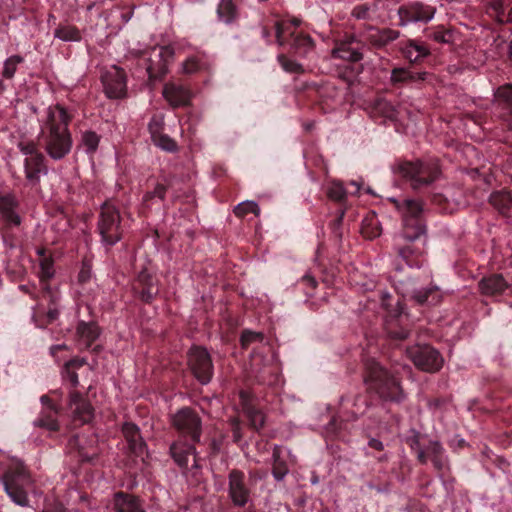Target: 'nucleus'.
I'll use <instances>...</instances> for the list:
<instances>
[{
	"label": "nucleus",
	"instance_id": "6e6d98bb",
	"mask_svg": "<svg viewBox=\"0 0 512 512\" xmlns=\"http://www.w3.org/2000/svg\"><path fill=\"white\" fill-rule=\"evenodd\" d=\"M299 283L305 287V294L307 296L313 295V291L315 290L318 284L316 279L309 274L304 275Z\"/></svg>",
	"mask_w": 512,
	"mask_h": 512
},
{
	"label": "nucleus",
	"instance_id": "58836bf2",
	"mask_svg": "<svg viewBox=\"0 0 512 512\" xmlns=\"http://www.w3.org/2000/svg\"><path fill=\"white\" fill-rule=\"evenodd\" d=\"M427 451H428V460L430 459L434 465V467L437 470H442L445 461L443 457V447L442 445L437 441H431L427 445Z\"/></svg>",
	"mask_w": 512,
	"mask_h": 512
},
{
	"label": "nucleus",
	"instance_id": "412c9836",
	"mask_svg": "<svg viewBox=\"0 0 512 512\" xmlns=\"http://www.w3.org/2000/svg\"><path fill=\"white\" fill-rule=\"evenodd\" d=\"M162 94L172 107L187 106L192 97L187 87L175 83L165 84Z\"/></svg>",
	"mask_w": 512,
	"mask_h": 512
},
{
	"label": "nucleus",
	"instance_id": "338daca9",
	"mask_svg": "<svg viewBox=\"0 0 512 512\" xmlns=\"http://www.w3.org/2000/svg\"><path fill=\"white\" fill-rule=\"evenodd\" d=\"M408 331L406 330H401L399 332H391V337L394 338V339H399V340H403V339H406L408 337Z\"/></svg>",
	"mask_w": 512,
	"mask_h": 512
},
{
	"label": "nucleus",
	"instance_id": "4468645a",
	"mask_svg": "<svg viewBox=\"0 0 512 512\" xmlns=\"http://www.w3.org/2000/svg\"><path fill=\"white\" fill-rule=\"evenodd\" d=\"M105 93L109 98H122L126 94V74L116 65L110 66L102 75Z\"/></svg>",
	"mask_w": 512,
	"mask_h": 512
},
{
	"label": "nucleus",
	"instance_id": "09e8293b",
	"mask_svg": "<svg viewBox=\"0 0 512 512\" xmlns=\"http://www.w3.org/2000/svg\"><path fill=\"white\" fill-rule=\"evenodd\" d=\"M263 334L261 332H254L251 330H244L241 334L240 341L243 348L248 347L253 342H262Z\"/></svg>",
	"mask_w": 512,
	"mask_h": 512
},
{
	"label": "nucleus",
	"instance_id": "c9c22d12",
	"mask_svg": "<svg viewBox=\"0 0 512 512\" xmlns=\"http://www.w3.org/2000/svg\"><path fill=\"white\" fill-rule=\"evenodd\" d=\"M489 201L500 213L506 214L512 209V192L504 190L494 192L490 195Z\"/></svg>",
	"mask_w": 512,
	"mask_h": 512
},
{
	"label": "nucleus",
	"instance_id": "e2e57ef3",
	"mask_svg": "<svg viewBox=\"0 0 512 512\" xmlns=\"http://www.w3.org/2000/svg\"><path fill=\"white\" fill-rule=\"evenodd\" d=\"M368 446L377 451H382L384 449L383 443L379 439H376V438H371L368 442Z\"/></svg>",
	"mask_w": 512,
	"mask_h": 512
},
{
	"label": "nucleus",
	"instance_id": "ea45409f",
	"mask_svg": "<svg viewBox=\"0 0 512 512\" xmlns=\"http://www.w3.org/2000/svg\"><path fill=\"white\" fill-rule=\"evenodd\" d=\"M243 410L249 420L251 428L258 431L264 426L265 416L262 411L247 403L244 404Z\"/></svg>",
	"mask_w": 512,
	"mask_h": 512
},
{
	"label": "nucleus",
	"instance_id": "423d86ee",
	"mask_svg": "<svg viewBox=\"0 0 512 512\" xmlns=\"http://www.w3.org/2000/svg\"><path fill=\"white\" fill-rule=\"evenodd\" d=\"M174 54V48L171 46H155L143 53L140 64L145 67L151 82L162 79L168 73Z\"/></svg>",
	"mask_w": 512,
	"mask_h": 512
},
{
	"label": "nucleus",
	"instance_id": "4c0bfd02",
	"mask_svg": "<svg viewBox=\"0 0 512 512\" xmlns=\"http://www.w3.org/2000/svg\"><path fill=\"white\" fill-rule=\"evenodd\" d=\"M54 37L65 42H79L81 33L75 26L63 25L54 30Z\"/></svg>",
	"mask_w": 512,
	"mask_h": 512
},
{
	"label": "nucleus",
	"instance_id": "2eb2a0df",
	"mask_svg": "<svg viewBox=\"0 0 512 512\" xmlns=\"http://www.w3.org/2000/svg\"><path fill=\"white\" fill-rule=\"evenodd\" d=\"M24 174L28 186L39 187L41 177L48 174V166L44 155H35L24 159Z\"/></svg>",
	"mask_w": 512,
	"mask_h": 512
},
{
	"label": "nucleus",
	"instance_id": "c03bdc74",
	"mask_svg": "<svg viewBox=\"0 0 512 512\" xmlns=\"http://www.w3.org/2000/svg\"><path fill=\"white\" fill-rule=\"evenodd\" d=\"M24 58L20 55H13L7 58L3 65L2 76L5 79H12L17 71L19 64L23 63Z\"/></svg>",
	"mask_w": 512,
	"mask_h": 512
},
{
	"label": "nucleus",
	"instance_id": "a878e982",
	"mask_svg": "<svg viewBox=\"0 0 512 512\" xmlns=\"http://www.w3.org/2000/svg\"><path fill=\"white\" fill-rule=\"evenodd\" d=\"M487 13L498 23L512 22V0H491Z\"/></svg>",
	"mask_w": 512,
	"mask_h": 512
},
{
	"label": "nucleus",
	"instance_id": "79ce46f5",
	"mask_svg": "<svg viewBox=\"0 0 512 512\" xmlns=\"http://www.w3.org/2000/svg\"><path fill=\"white\" fill-rule=\"evenodd\" d=\"M277 61L280 64L281 68L291 74H303L305 72L304 67L301 63L288 58L284 54H279L277 56Z\"/></svg>",
	"mask_w": 512,
	"mask_h": 512
},
{
	"label": "nucleus",
	"instance_id": "f704fd0d",
	"mask_svg": "<svg viewBox=\"0 0 512 512\" xmlns=\"http://www.w3.org/2000/svg\"><path fill=\"white\" fill-rule=\"evenodd\" d=\"M282 449L280 446L275 445L273 448L272 458V475L277 481H282L289 473V468L286 461L281 457Z\"/></svg>",
	"mask_w": 512,
	"mask_h": 512
},
{
	"label": "nucleus",
	"instance_id": "393cba45",
	"mask_svg": "<svg viewBox=\"0 0 512 512\" xmlns=\"http://www.w3.org/2000/svg\"><path fill=\"white\" fill-rule=\"evenodd\" d=\"M478 286L480 292L485 296L501 295L508 288L506 280L500 274H493L481 279Z\"/></svg>",
	"mask_w": 512,
	"mask_h": 512
},
{
	"label": "nucleus",
	"instance_id": "a211bd4d",
	"mask_svg": "<svg viewBox=\"0 0 512 512\" xmlns=\"http://www.w3.org/2000/svg\"><path fill=\"white\" fill-rule=\"evenodd\" d=\"M400 36V32L391 28H377L368 26L364 32L365 40L374 48L380 49L395 41Z\"/></svg>",
	"mask_w": 512,
	"mask_h": 512
},
{
	"label": "nucleus",
	"instance_id": "69168bd1",
	"mask_svg": "<svg viewBox=\"0 0 512 512\" xmlns=\"http://www.w3.org/2000/svg\"><path fill=\"white\" fill-rule=\"evenodd\" d=\"M59 311L57 308H50L47 312V318L49 322H52L58 318Z\"/></svg>",
	"mask_w": 512,
	"mask_h": 512
},
{
	"label": "nucleus",
	"instance_id": "39448f33",
	"mask_svg": "<svg viewBox=\"0 0 512 512\" xmlns=\"http://www.w3.org/2000/svg\"><path fill=\"white\" fill-rule=\"evenodd\" d=\"M6 493L19 506H28L27 491L32 486V479L23 465L11 467L3 476Z\"/></svg>",
	"mask_w": 512,
	"mask_h": 512
},
{
	"label": "nucleus",
	"instance_id": "bb28decb",
	"mask_svg": "<svg viewBox=\"0 0 512 512\" xmlns=\"http://www.w3.org/2000/svg\"><path fill=\"white\" fill-rule=\"evenodd\" d=\"M113 503L117 512H145L137 497L124 492L115 493Z\"/></svg>",
	"mask_w": 512,
	"mask_h": 512
},
{
	"label": "nucleus",
	"instance_id": "5fc2aeb1",
	"mask_svg": "<svg viewBox=\"0 0 512 512\" xmlns=\"http://www.w3.org/2000/svg\"><path fill=\"white\" fill-rule=\"evenodd\" d=\"M40 275L42 279H50L54 275L53 263L52 260L48 258H44L40 262Z\"/></svg>",
	"mask_w": 512,
	"mask_h": 512
},
{
	"label": "nucleus",
	"instance_id": "c756f323",
	"mask_svg": "<svg viewBox=\"0 0 512 512\" xmlns=\"http://www.w3.org/2000/svg\"><path fill=\"white\" fill-rule=\"evenodd\" d=\"M427 75V72H412L406 68H394L391 71V82L393 84L420 82L424 81Z\"/></svg>",
	"mask_w": 512,
	"mask_h": 512
},
{
	"label": "nucleus",
	"instance_id": "f03ea898",
	"mask_svg": "<svg viewBox=\"0 0 512 512\" xmlns=\"http://www.w3.org/2000/svg\"><path fill=\"white\" fill-rule=\"evenodd\" d=\"M70 121L71 116L62 105L48 107L40 137L46 153L53 160H61L71 152L73 141L68 129Z\"/></svg>",
	"mask_w": 512,
	"mask_h": 512
},
{
	"label": "nucleus",
	"instance_id": "2f4dec72",
	"mask_svg": "<svg viewBox=\"0 0 512 512\" xmlns=\"http://www.w3.org/2000/svg\"><path fill=\"white\" fill-rule=\"evenodd\" d=\"M76 334L79 341L85 346V348H89L98 338L99 328L94 322L86 323L81 321L77 325Z\"/></svg>",
	"mask_w": 512,
	"mask_h": 512
},
{
	"label": "nucleus",
	"instance_id": "a18cd8bd",
	"mask_svg": "<svg viewBox=\"0 0 512 512\" xmlns=\"http://www.w3.org/2000/svg\"><path fill=\"white\" fill-rule=\"evenodd\" d=\"M234 213L238 217H244L247 214L253 213L256 216L260 214L259 205L255 201H244L239 203L234 208Z\"/></svg>",
	"mask_w": 512,
	"mask_h": 512
},
{
	"label": "nucleus",
	"instance_id": "aec40b11",
	"mask_svg": "<svg viewBox=\"0 0 512 512\" xmlns=\"http://www.w3.org/2000/svg\"><path fill=\"white\" fill-rule=\"evenodd\" d=\"M134 289L139 294L140 299L146 303H150L159 292L155 277L147 271L139 273Z\"/></svg>",
	"mask_w": 512,
	"mask_h": 512
},
{
	"label": "nucleus",
	"instance_id": "f3484780",
	"mask_svg": "<svg viewBox=\"0 0 512 512\" xmlns=\"http://www.w3.org/2000/svg\"><path fill=\"white\" fill-rule=\"evenodd\" d=\"M368 404L361 394L352 397L343 396L340 399V413L346 421H355L363 415Z\"/></svg>",
	"mask_w": 512,
	"mask_h": 512
},
{
	"label": "nucleus",
	"instance_id": "8fccbe9b",
	"mask_svg": "<svg viewBox=\"0 0 512 512\" xmlns=\"http://www.w3.org/2000/svg\"><path fill=\"white\" fill-rule=\"evenodd\" d=\"M163 127H164V120L162 116H153L148 124V130L151 134V138L154 139L155 137L163 134Z\"/></svg>",
	"mask_w": 512,
	"mask_h": 512
},
{
	"label": "nucleus",
	"instance_id": "9d476101",
	"mask_svg": "<svg viewBox=\"0 0 512 512\" xmlns=\"http://www.w3.org/2000/svg\"><path fill=\"white\" fill-rule=\"evenodd\" d=\"M188 365L201 384H208L213 377V363L209 352L201 346H193L188 352Z\"/></svg>",
	"mask_w": 512,
	"mask_h": 512
},
{
	"label": "nucleus",
	"instance_id": "72a5a7b5",
	"mask_svg": "<svg viewBox=\"0 0 512 512\" xmlns=\"http://www.w3.org/2000/svg\"><path fill=\"white\" fill-rule=\"evenodd\" d=\"M290 47L294 53L305 57L310 51L313 50L314 41L307 34L293 32L291 33Z\"/></svg>",
	"mask_w": 512,
	"mask_h": 512
},
{
	"label": "nucleus",
	"instance_id": "ddd939ff",
	"mask_svg": "<svg viewBox=\"0 0 512 512\" xmlns=\"http://www.w3.org/2000/svg\"><path fill=\"white\" fill-rule=\"evenodd\" d=\"M170 454L181 469L192 470L193 476H196L200 466L197 462L195 447L192 444L182 440L175 441L170 446Z\"/></svg>",
	"mask_w": 512,
	"mask_h": 512
},
{
	"label": "nucleus",
	"instance_id": "680f3d73",
	"mask_svg": "<svg viewBox=\"0 0 512 512\" xmlns=\"http://www.w3.org/2000/svg\"><path fill=\"white\" fill-rule=\"evenodd\" d=\"M417 459L418 461L421 463V464H426L427 461H428V451H427V446L422 449V448H418L417 449Z\"/></svg>",
	"mask_w": 512,
	"mask_h": 512
},
{
	"label": "nucleus",
	"instance_id": "cd10ccee",
	"mask_svg": "<svg viewBox=\"0 0 512 512\" xmlns=\"http://www.w3.org/2000/svg\"><path fill=\"white\" fill-rule=\"evenodd\" d=\"M401 52L411 63H416L430 54L428 47L415 40H408L402 47Z\"/></svg>",
	"mask_w": 512,
	"mask_h": 512
},
{
	"label": "nucleus",
	"instance_id": "e433bc0d",
	"mask_svg": "<svg viewBox=\"0 0 512 512\" xmlns=\"http://www.w3.org/2000/svg\"><path fill=\"white\" fill-rule=\"evenodd\" d=\"M217 16L220 21L231 24L238 18V9L232 0H220L217 7Z\"/></svg>",
	"mask_w": 512,
	"mask_h": 512
},
{
	"label": "nucleus",
	"instance_id": "c85d7f7f",
	"mask_svg": "<svg viewBox=\"0 0 512 512\" xmlns=\"http://www.w3.org/2000/svg\"><path fill=\"white\" fill-rule=\"evenodd\" d=\"M211 60L205 53L189 56L182 64V70L186 74H193L211 68Z\"/></svg>",
	"mask_w": 512,
	"mask_h": 512
},
{
	"label": "nucleus",
	"instance_id": "b1692460",
	"mask_svg": "<svg viewBox=\"0 0 512 512\" xmlns=\"http://www.w3.org/2000/svg\"><path fill=\"white\" fill-rule=\"evenodd\" d=\"M122 432L128 443L129 450L135 455H142L146 445L138 426L131 422H126L123 424Z\"/></svg>",
	"mask_w": 512,
	"mask_h": 512
},
{
	"label": "nucleus",
	"instance_id": "7ed1b4c3",
	"mask_svg": "<svg viewBox=\"0 0 512 512\" xmlns=\"http://www.w3.org/2000/svg\"><path fill=\"white\" fill-rule=\"evenodd\" d=\"M364 383L367 391L387 402L401 403L406 394L401 381L375 359L365 362Z\"/></svg>",
	"mask_w": 512,
	"mask_h": 512
},
{
	"label": "nucleus",
	"instance_id": "3c124183",
	"mask_svg": "<svg viewBox=\"0 0 512 512\" xmlns=\"http://www.w3.org/2000/svg\"><path fill=\"white\" fill-rule=\"evenodd\" d=\"M18 148L21 153L26 156L25 158H33L35 155H43L39 151L37 144L33 141L20 142L18 144Z\"/></svg>",
	"mask_w": 512,
	"mask_h": 512
},
{
	"label": "nucleus",
	"instance_id": "473e14b6",
	"mask_svg": "<svg viewBox=\"0 0 512 512\" xmlns=\"http://www.w3.org/2000/svg\"><path fill=\"white\" fill-rule=\"evenodd\" d=\"M57 415L58 409L55 405L45 407L39 417L34 421V425L50 431H57L59 429Z\"/></svg>",
	"mask_w": 512,
	"mask_h": 512
},
{
	"label": "nucleus",
	"instance_id": "49530a36",
	"mask_svg": "<svg viewBox=\"0 0 512 512\" xmlns=\"http://www.w3.org/2000/svg\"><path fill=\"white\" fill-rule=\"evenodd\" d=\"M152 141L157 147L166 152L173 153L178 150V145L174 141V139H172L171 137L164 133L155 137L154 139H152Z\"/></svg>",
	"mask_w": 512,
	"mask_h": 512
},
{
	"label": "nucleus",
	"instance_id": "0eeeda50",
	"mask_svg": "<svg viewBox=\"0 0 512 512\" xmlns=\"http://www.w3.org/2000/svg\"><path fill=\"white\" fill-rule=\"evenodd\" d=\"M256 473L250 472L249 478L239 469H232L228 474V498L234 507H245L252 498L253 481Z\"/></svg>",
	"mask_w": 512,
	"mask_h": 512
},
{
	"label": "nucleus",
	"instance_id": "6e6552de",
	"mask_svg": "<svg viewBox=\"0 0 512 512\" xmlns=\"http://www.w3.org/2000/svg\"><path fill=\"white\" fill-rule=\"evenodd\" d=\"M399 174L411 182L414 189L433 182L439 174V169L435 163H422L420 161H405L398 165Z\"/></svg>",
	"mask_w": 512,
	"mask_h": 512
},
{
	"label": "nucleus",
	"instance_id": "4be33fe9",
	"mask_svg": "<svg viewBox=\"0 0 512 512\" xmlns=\"http://www.w3.org/2000/svg\"><path fill=\"white\" fill-rule=\"evenodd\" d=\"M18 202L13 195L0 196V221L3 225L19 226L21 217L16 212Z\"/></svg>",
	"mask_w": 512,
	"mask_h": 512
},
{
	"label": "nucleus",
	"instance_id": "052dcab7",
	"mask_svg": "<svg viewBox=\"0 0 512 512\" xmlns=\"http://www.w3.org/2000/svg\"><path fill=\"white\" fill-rule=\"evenodd\" d=\"M275 32H276V39L279 46H283L285 44V40L283 38L284 34V28L280 22H276L275 24Z\"/></svg>",
	"mask_w": 512,
	"mask_h": 512
},
{
	"label": "nucleus",
	"instance_id": "a19ab883",
	"mask_svg": "<svg viewBox=\"0 0 512 512\" xmlns=\"http://www.w3.org/2000/svg\"><path fill=\"white\" fill-rule=\"evenodd\" d=\"M100 136L94 131H84L81 135L80 146L87 154H94L99 146Z\"/></svg>",
	"mask_w": 512,
	"mask_h": 512
},
{
	"label": "nucleus",
	"instance_id": "dca6fc26",
	"mask_svg": "<svg viewBox=\"0 0 512 512\" xmlns=\"http://www.w3.org/2000/svg\"><path fill=\"white\" fill-rule=\"evenodd\" d=\"M69 407L72 411L74 421H77L80 424H85L92 420L94 415L93 407L76 390L69 392Z\"/></svg>",
	"mask_w": 512,
	"mask_h": 512
},
{
	"label": "nucleus",
	"instance_id": "7c9ffc66",
	"mask_svg": "<svg viewBox=\"0 0 512 512\" xmlns=\"http://www.w3.org/2000/svg\"><path fill=\"white\" fill-rule=\"evenodd\" d=\"M87 361L85 358H74L65 363L62 369V378L64 381L69 382L73 390L79 385L77 369H80Z\"/></svg>",
	"mask_w": 512,
	"mask_h": 512
},
{
	"label": "nucleus",
	"instance_id": "864d4df0",
	"mask_svg": "<svg viewBox=\"0 0 512 512\" xmlns=\"http://www.w3.org/2000/svg\"><path fill=\"white\" fill-rule=\"evenodd\" d=\"M12 227L13 226L3 225L0 229L3 243L9 249L16 247V240L11 233Z\"/></svg>",
	"mask_w": 512,
	"mask_h": 512
},
{
	"label": "nucleus",
	"instance_id": "1a4fd4ad",
	"mask_svg": "<svg viewBox=\"0 0 512 512\" xmlns=\"http://www.w3.org/2000/svg\"><path fill=\"white\" fill-rule=\"evenodd\" d=\"M406 352L414 365L424 372L434 373L443 366L444 360L441 354L429 345L409 347Z\"/></svg>",
	"mask_w": 512,
	"mask_h": 512
},
{
	"label": "nucleus",
	"instance_id": "f8f14e48",
	"mask_svg": "<svg viewBox=\"0 0 512 512\" xmlns=\"http://www.w3.org/2000/svg\"><path fill=\"white\" fill-rule=\"evenodd\" d=\"M435 12V7L421 2L401 6L398 10L400 19L399 25L406 26L410 23L417 22L427 23L433 19Z\"/></svg>",
	"mask_w": 512,
	"mask_h": 512
},
{
	"label": "nucleus",
	"instance_id": "774afa93",
	"mask_svg": "<svg viewBox=\"0 0 512 512\" xmlns=\"http://www.w3.org/2000/svg\"><path fill=\"white\" fill-rule=\"evenodd\" d=\"M410 446L413 450L417 452L418 448H421L418 441V435H416L414 438L411 439Z\"/></svg>",
	"mask_w": 512,
	"mask_h": 512
},
{
	"label": "nucleus",
	"instance_id": "0e129e2a",
	"mask_svg": "<svg viewBox=\"0 0 512 512\" xmlns=\"http://www.w3.org/2000/svg\"><path fill=\"white\" fill-rule=\"evenodd\" d=\"M68 349V346L66 344H57V345H52L50 347V354L52 356H56L57 353L60 351V350H66Z\"/></svg>",
	"mask_w": 512,
	"mask_h": 512
},
{
	"label": "nucleus",
	"instance_id": "5701e85b",
	"mask_svg": "<svg viewBox=\"0 0 512 512\" xmlns=\"http://www.w3.org/2000/svg\"><path fill=\"white\" fill-rule=\"evenodd\" d=\"M332 54L335 58H340L349 62H358L363 58V53L359 44L355 42L354 38L337 44L333 49Z\"/></svg>",
	"mask_w": 512,
	"mask_h": 512
},
{
	"label": "nucleus",
	"instance_id": "6ab92c4d",
	"mask_svg": "<svg viewBox=\"0 0 512 512\" xmlns=\"http://www.w3.org/2000/svg\"><path fill=\"white\" fill-rule=\"evenodd\" d=\"M400 285L397 287L399 291L402 293L404 297H409L412 300H414L416 303L423 305L425 303H428L431 299V302H438L439 300V294H438V288L436 286H429L427 288L423 289H417L415 287H409L412 286V283H399Z\"/></svg>",
	"mask_w": 512,
	"mask_h": 512
},
{
	"label": "nucleus",
	"instance_id": "20e7f679",
	"mask_svg": "<svg viewBox=\"0 0 512 512\" xmlns=\"http://www.w3.org/2000/svg\"><path fill=\"white\" fill-rule=\"evenodd\" d=\"M97 231L101 236V243L107 248L117 244L123 237L124 226L120 211L110 202L101 206Z\"/></svg>",
	"mask_w": 512,
	"mask_h": 512
},
{
	"label": "nucleus",
	"instance_id": "603ef678",
	"mask_svg": "<svg viewBox=\"0 0 512 512\" xmlns=\"http://www.w3.org/2000/svg\"><path fill=\"white\" fill-rule=\"evenodd\" d=\"M167 188L165 185L158 183L153 191L147 192L143 196V202L148 203L149 201L157 198L159 200H164L166 195Z\"/></svg>",
	"mask_w": 512,
	"mask_h": 512
},
{
	"label": "nucleus",
	"instance_id": "9b49d317",
	"mask_svg": "<svg viewBox=\"0 0 512 512\" xmlns=\"http://www.w3.org/2000/svg\"><path fill=\"white\" fill-rule=\"evenodd\" d=\"M173 426L183 435L189 436L193 442H199L202 433V421L190 407L178 410L172 417Z\"/></svg>",
	"mask_w": 512,
	"mask_h": 512
},
{
	"label": "nucleus",
	"instance_id": "f257e3e1",
	"mask_svg": "<svg viewBox=\"0 0 512 512\" xmlns=\"http://www.w3.org/2000/svg\"><path fill=\"white\" fill-rule=\"evenodd\" d=\"M396 208L402 214V232L397 239L395 249L398 256L409 267H420L421 256L424 254V240L421 244L417 243L421 238H425V224L421 218L423 212L422 203L412 199H403L402 201L391 199Z\"/></svg>",
	"mask_w": 512,
	"mask_h": 512
},
{
	"label": "nucleus",
	"instance_id": "4d7b16f0",
	"mask_svg": "<svg viewBox=\"0 0 512 512\" xmlns=\"http://www.w3.org/2000/svg\"><path fill=\"white\" fill-rule=\"evenodd\" d=\"M229 423L232 430L233 441L239 443L243 437L240 420L237 417H232L229 419Z\"/></svg>",
	"mask_w": 512,
	"mask_h": 512
},
{
	"label": "nucleus",
	"instance_id": "13d9d810",
	"mask_svg": "<svg viewBox=\"0 0 512 512\" xmlns=\"http://www.w3.org/2000/svg\"><path fill=\"white\" fill-rule=\"evenodd\" d=\"M430 38L438 43H449L451 39V34L449 31L445 30H436L430 34Z\"/></svg>",
	"mask_w": 512,
	"mask_h": 512
},
{
	"label": "nucleus",
	"instance_id": "bf43d9fd",
	"mask_svg": "<svg viewBox=\"0 0 512 512\" xmlns=\"http://www.w3.org/2000/svg\"><path fill=\"white\" fill-rule=\"evenodd\" d=\"M370 7L367 4L357 5L352 10V16L356 19H367Z\"/></svg>",
	"mask_w": 512,
	"mask_h": 512
},
{
	"label": "nucleus",
	"instance_id": "37998d69",
	"mask_svg": "<svg viewBox=\"0 0 512 512\" xmlns=\"http://www.w3.org/2000/svg\"><path fill=\"white\" fill-rule=\"evenodd\" d=\"M326 194L330 200L342 202L346 198L347 191L341 182L332 181L327 186Z\"/></svg>",
	"mask_w": 512,
	"mask_h": 512
},
{
	"label": "nucleus",
	"instance_id": "de8ad7c7",
	"mask_svg": "<svg viewBox=\"0 0 512 512\" xmlns=\"http://www.w3.org/2000/svg\"><path fill=\"white\" fill-rule=\"evenodd\" d=\"M495 96L499 102L505 104L508 108H510L512 113V85L506 84L500 86L497 89Z\"/></svg>",
	"mask_w": 512,
	"mask_h": 512
}]
</instances>
